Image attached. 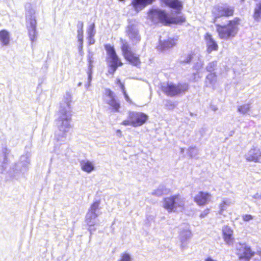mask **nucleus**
<instances>
[{
    "label": "nucleus",
    "instance_id": "obj_1",
    "mask_svg": "<svg viewBox=\"0 0 261 261\" xmlns=\"http://www.w3.org/2000/svg\"><path fill=\"white\" fill-rule=\"evenodd\" d=\"M241 19L238 17L229 20L226 24H216L218 38L223 40H228L235 37L239 31Z\"/></svg>",
    "mask_w": 261,
    "mask_h": 261
},
{
    "label": "nucleus",
    "instance_id": "obj_2",
    "mask_svg": "<svg viewBox=\"0 0 261 261\" xmlns=\"http://www.w3.org/2000/svg\"><path fill=\"white\" fill-rule=\"evenodd\" d=\"M163 207L169 213L180 211L185 209V201L179 194H175L165 197L163 200Z\"/></svg>",
    "mask_w": 261,
    "mask_h": 261
},
{
    "label": "nucleus",
    "instance_id": "obj_3",
    "mask_svg": "<svg viewBox=\"0 0 261 261\" xmlns=\"http://www.w3.org/2000/svg\"><path fill=\"white\" fill-rule=\"evenodd\" d=\"M120 42L122 54L125 60L133 66H140L141 63L140 56L133 51L128 41L121 38Z\"/></svg>",
    "mask_w": 261,
    "mask_h": 261
},
{
    "label": "nucleus",
    "instance_id": "obj_4",
    "mask_svg": "<svg viewBox=\"0 0 261 261\" xmlns=\"http://www.w3.org/2000/svg\"><path fill=\"white\" fill-rule=\"evenodd\" d=\"M160 22L165 25L170 24H182L186 21V18L183 15H176L170 16L168 13L164 10L156 9L153 12Z\"/></svg>",
    "mask_w": 261,
    "mask_h": 261
},
{
    "label": "nucleus",
    "instance_id": "obj_5",
    "mask_svg": "<svg viewBox=\"0 0 261 261\" xmlns=\"http://www.w3.org/2000/svg\"><path fill=\"white\" fill-rule=\"evenodd\" d=\"M189 89V85L187 83H178L174 84L167 83L161 86V91L168 97H175L182 94Z\"/></svg>",
    "mask_w": 261,
    "mask_h": 261
},
{
    "label": "nucleus",
    "instance_id": "obj_6",
    "mask_svg": "<svg viewBox=\"0 0 261 261\" xmlns=\"http://www.w3.org/2000/svg\"><path fill=\"white\" fill-rule=\"evenodd\" d=\"M104 47L108 55L107 61L109 68L111 70L110 72L114 74L118 67L123 65V63L117 55L113 46L110 44H106Z\"/></svg>",
    "mask_w": 261,
    "mask_h": 261
},
{
    "label": "nucleus",
    "instance_id": "obj_7",
    "mask_svg": "<svg viewBox=\"0 0 261 261\" xmlns=\"http://www.w3.org/2000/svg\"><path fill=\"white\" fill-rule=\"evenodd\" d=\"M147 119V115L143 113L131 112L129 113L127 118L124 120L121 124L124 126L131 125L136 127L143 125Z\"/></svg>",
    "mask_w": 261,
    "mask_h": 261
},
{
    "label": "nucleus",
    "instance_id": "obj_8",
    "mask_svg": "<svg viewBox=\"0 0 261 261\" xmlns=\"http://www.w3.org/2000/svg\"><path fill=\"white\" fill-rule=\"evenodd\" d=\"M212 13L214 16L213 22L215 23L220 18L232 17L234 14V8L226 4L222 6H215Z\"/></svg>",
    "mask_w": 261,
    "mask_h": 261
},
{
    "label": "nucleus",
    "instance_id": "obj_9",
    "mask_svg": "<svg viewBox=\"0 0 261 261\" xmlns=\"http://www.w3.org/2000/svg\"><path fill=\"white\" fill-rule=\"evenodd\" d=\"M235 253L239 261H250L255 252L245 243H239L236 247Z\"/></svg>",
    "mask_w": 261,
    "mask_h": 261
},
{
    "label": "nucleus",
    "instance_id": "obj_10",
    "mask_svg": "<svg viewBox=\"0 0 261 261\" xmlns=\"http://www.w3.org/2000/svg\"><path fill=\"white\" fill-rule=\"evenodd\" d=\"M60 117L58 121L60 122V130L65 133L68 131L71 127L70 121H71V111L69 106L68 105V109L62 108L59 111Z\"/></svg>",
    "mask_w": 261,
    "mask_h": 261
},
{
    "label": "nucleus",
    "instance_id": "obj_11",
    "mask_svg": "<svg viewBox=\"0 0 261 261\" xmlns=\"http://www.w3.org/2000/svg\"><path fill=\"white\" fill-rule=\"evenodd\" d=\"M103 97L105 99L109 98L107 100L106 103L109 105L111 109L115 112L119 111L120 104L113 91L109 88H106L105 90Z\"/></svg>",
    "mask_w": 261,
    "mask_h": 261
},
{
    "label": "nucleus",
    "instance_id": "obj_12",
    "mask_svg": "<svg viewBox=\"0 0 261 261\" xmlns=\"http://www.w3.org/2000/svg\"><path fill=\"white\" fill-rule=\"evenodd\" d=\"M204 39L206 42V51L207 53L210 54L212 51L218 50V44L211 34L208 33H205L204 36Z\"/></svg>",
    "mask_w": 261,
    "mask_h": 261
},
{
    "label": "nucleus",
    "instance_id": "obj_13",
    "mask_svg": "<svg viewBox=\"0 0 261 261\" xmlns=\"http://www.w3.org/2000/svg\"><path fill=\"white\" fill-rule=\"evenodd\" d=\"M211 195L208 192L199 191L194 197V201L198 205L203 206L210 201Z\"/></svg>",
    "mask_w": 261,
    "mask_h": 261
},
{
    "label": "nucleus",
    "instance_id": "obj_14",
    "mask_svg": "<svg viewBox=\"0 0 261 261\" xmlns=\"http://www.w3.org/2000/svg\"><path fill=\"white\" fill-rule=\"evenodd\" d=\"M233 230L228 226H224L222 229L223 238L228 245H232L234 242Z\"/></svg>",
    "mask_w": 261,
    "mask_h": 261
},
{
    "label": "nucleus",
    "instance_id": "obj_15",
    "mask_svg": "<svg viewBox=\"0 0 261 261\" xmlns=\"http://www.w3.org/2000/svg\"><path fill=\"white\" fill-rule=\"evenodd\" d=\"M248 161L254 162H261V151L259 149H252L246 155Z\"/></svg>",
    "mask_w": 261,
    "mask_h": 261
},
{
    "label": "nucleus",
    "instance_id": "obj_16",
    "mask_svg": "<svg viewBox=\"0 0 261 261\" xmlns=\"http://www.w3.org/2000/svg\"><path fill=\"white\" fill-rule=\"evenodd\" d=\"M152 3V0H132L130 5L138 12Z\"/></svg>",
    "mask_w": 261,
    "mask_h": 261
},
{
    "label": "nucleus",
    "instance_id": "obj_17",
    "mask_svg": "<svg viewBox=\"0 0 261 261\" xmlns=\"http://www.w3.org/2000/svg\"><path fill=\"white\" fill-rule=\"evenodd\" d=\"M164 3L168 7L176 10V13L181 12L182 9V3L179 0H163Z\"/></svg>",
    "mask_w": 261,
    "mask_h": 261
},
{
    "label": "nucleus",
    "instance_id": "obj_18",
    "mask_svg": "<svg viewBox=\"0 0 261 261\" xmlns=\"http://www.w3.org/2000/svg\"><path fill=\"white\" fill-rule=\"evenodd\" d=\"M176 44L175 39L173 38H169L166 40L160 41L158 47L160 50H165L174 46Z\"/></svg>",
    "mask_w": 261,
    "mask_h": 261
},
{
    "label": "nucleus",
    "instance_id": "obj_19",
    "mask_svg": "<svg viewBox=\"0 0 261 261\" xmlns=\"http://www.w3.org/2000/svg\"><path fill=\"white\" fill-rule=\"evenodd\" d=\"M37 21L34 13H30L26 17L27 29L36 28Z\"/></svg>",
    "mask_w": 261,
    "mask_h": 261
},
{
    "label": "nucleus",
    "instance_id": "obj_20",
    "mask_svg": "<svg viewBox=\"0 0 261 261\" xmlns=\"http://www.w3.org/2000/svg\"><path fill=\"white\" fill-rule=\"evenodd\" d=\"M0 41L4 46L9 45L10 43V35L9 33L7 31L5 30L0 31Z\"/></svg>",
    "mask_w": 261,
    "mask_h": 261
},
{
    "label": "nucleus",
    "instance_id": "obj_21",
    "mask_svg": "<svg viewBox=\"0 0 261 261\" xmlns=\"http://www.w3.org/2000/svg\"><path fill=\"white\" fill-rule=\"evenodd\" d=\"M80 164L82 169L86 172L89 173L94 169L93 164L89 161H82Z\"/></svg>",
    "mask_w": 261,
    "mask_h": 261
},
{
    "label": "nucleus",
    "instance_id": "obj_22",
    "mask_svg": "<svg viewBox=\"0 0 261 261\" xmlns=\"http://www.w3.org/2000/svg\"><path fill=\"white\" fill-rule=\"evenodd\" d=\"M127 34L128 36L132 39V37H134L136 38L138 41H140V38L139 36L138 35V32L134 31L133 28L132 26H130L128 27V29L127 31Z\"/></svg>",
    "mask_w": 261,
    "mask_h": 261
},
{
    "label": "nucleus",
    "instance_id": "obj_23",
    "mask_svg": "<svg viewBox=\"0 0 261 261\" xmlns=\"http://www.w3.org/2000/svg\"><path fill=\"white\" fill-rule=\"evenodd\" d=\"M253 17L255 20L257 21L261 18V2L258 4L257 8L254 9Z\"/></svg>",
    "mask_w": 261,
    "mask_h": 261
},
{
    "label": "nucleus",
    "instance_id": "obj_24",
    "mask_svg": "<svg viewBox=\"0 0 261 261\" xmlns=\"http://www.w3.org/2000/svg\"><path fill=\"white\" fill-rule=\"evenodd\" d=\"M100 204L99 201L94 202L90 206L89 212L94 215V217H97L96 211L99 208Z\"/></svg>",
    "mask_w": 261,
    "mask_h": 261
},
{
    "label": "nucleus",
    "instance_id": "obj_25",
    "mask_svg": "<svg viewBox=\"0 0 261 261\" xmlns=\"http://www.w3.org/2000/svg\"><path fill=\"white\" fill-rule=\"evenodd\" d=\"M28 31L29 36L32 41H34L36 40L37 33L36 28L27 29Z\"/></svg>",
    "mask_w": 261,
    "mask_h": 261
},
{
    "label": "nucleus",
    "instance_id": "obj_26",
    "mask_svg": "<svg viewBox=\"0 0 261 261\" xmlns=\"http://www.w3.org/2000/svg\"><path fill=\"white\" fill-rule=\"evenodd\" d=\"M84 24L83 22H79L77 24L78 30L77 38H84V31H83Z\"/></svg>",
    "mask_w": 261,
    "mask_h": 261
},
{
    "label": "nucleus",
    "instance_id": "obj_27",
    "mask_svg": "<svg viewBox=\"0 0 261 261\" xmlns=\"http://www.w3.org/2000/svg\"><path fill=\"white\" fill-rule=\"evenodd\" d=\"M250 110V106L248 104L243 105L239 106L238 110L242 114L247 113Z\"/></svg>",
    "mask_w": 261,
    "mask_h": 261
},
{
    "label": "nucleus",
    "instance_id": "obj_28",
    "mask_svg": "<svg viewBox=\"0 0 261 261\" xmlns=\"http://www.w3.org/2000/svg\"><path fill=\"white\" fill-rule=\"evenodd\" d=\"M180 234L184 238H189L192 236L191 231L189 229L184 230L181 231Z\"/></svg>",
    "mask_w": 261,
    "mask_h": 261
},
{
    "label": "nucleus",
    "instance_id": "obj_29",
    "mask_svg": "<svg viewBox=\"0 0 261 261\" xmlns=\"http://www.w3.org/2000/svg\"><path fill=\"white\" fill-rule=\"evenodd\" d=\"M118 261H131L130 255L127 253H123Z\"/></svg>",
    "mask_w": 261,
    "mask_h": 261
},
{
    "label": "nucleus",
    "instance_id": "obj_30",
    "mask_svg": "<svg viewBox=\"0 0 261 261\" xmlns=\"http://www.w3.org/2000/svg\"><path fill=\"white\" fill-rule=\"evenodd\" d=\"M94 24H92L88 29V33L89 37H94L95 34Z\"/></svg>",
    "mask_w": 261,
    "mask_h": 261
},
{
    "label": "nucleus",
    "instance_id": "obj_31",
    "mask_svg": "<svg viewBox=\"0 0 261 261\" xmlns=\"http://www.w3.org/2000/svg\"><path fill=\"white\" fill-rule=\"evenodd\" d=\"M229 205V202H227V201H223L221 204H220V211H225L226 210L227 207Z\"/></svg>",
    "mask_w": 261,
    "mask_h": 261
},
{
    "label": "nucleus",
    "instance_id": "obj_32",
    "mask_svg": "<svg viewBox=\"0 0 261 261\" xmlns=\"http://www.w3.org/2000/svg\"><path fill=\"white\" fill-rule=\"evenodd\" d=\"M253 216L250 214H246L242 216V219L244 221H249L253 219Z\"/></svg>",
    "mask_w": 261,
    "mask_h": 261
},
{
    "label": "nucleus",
    "instance_id": "obj_33",
    "mask_svg": "<svg viewBox=\"0 0 261 261\" xmlns=\"http://www.w3.org/2000/svg\"><path fill=\"white\" fill-rule=\"evenodd\" d=\"M115 83L120 87L121 91L125 89L124 84L121 82V80L119 79H117L116 80Z\"/></svg>",
    "mask_w": 261,
    "mask_h": 261
},
{
    "label": "nucleus",
    "instance_id": "obj_34",
    "mask_svg": "<svg viewBox=\"0 0 261 261\" xmlns=\"http://www.w3.org/2000/svg\"><path fill=\"white\" fill-rule=\"evenodd\" d=\"M210 213V209L206 208L199 215V217L201 218L205 217L208 213Z\"/></svg>",
    "mask_w": 261,
    "mask_h": 261
},
{
    "label": "nucleus",
    "instance_id": "obj_35",
    "mask_svg": "<svg viewBox=\"0 0 261 261\" xmlns=\"http://www.w3.org/2000/svg\"><path fill=\"white\" fill-rule=\"evenodd\" d=\"M165 106L168 109H173L175 107V105L171 101L168 100Z\"/></svg>",
    "mask_w": 261,
    "mask_h": 261
},
{
    "label": "nucleus",
    "instance_id": "obj_36",
    "mask_svg": "<svg viewBox=\"0 0 261 261\" xmlns=\"http://www.w3.org/2000/svg\"><path fill=\"white\" fill-rule=\"evenodd\" d=\"M94 37H88V43L89 45L93 44L95 42Z\"/></svg>",
    "mask_w": 261,
    "mask_h": 261
},
{
    "label": "nucleus",
    "instance_id": "obj_37",
    "mask_svg": "<svg viewBox=\"0 0 261 261\" xmlns=\"http://www.w3.org/2000/svg\"><path fill=\"white\" fill-rule=\"evenodd\" d=\"M122 92L124 95V96L125 98V99L127 100V101H129V96H128V95L126 93V90H125V89L122 90Z\"/></svg>",
    "mask_w": 261,
    "mask_h": 261
},
{
    "label": "nucleus",
    "instance_id": "obj_38",
    "mask_svg": "<svg viewBox=\"0 0 261 261\" xmlns=\"http://www.w3.org/2000/svg\"><path fill=\"white\" fill-rule=\"evenodd\" d=\"M192 58H193V57H192V55L190 54V55H188L186 60L185 61V62L186 63H190L192 60Z\"/></svg>",
    "mask_w": 261,
    "mask_h": 261
},
{
    "label": "nucleus",
    "instance_id": "obj_39",
    "mask_svg": "<svg viewBox=\"0 0 261 261\" xmlns=\"http://www.w3.org/2000/svg\"><path fill=\"white\" fill-rule=\"evenodd\" d=\"M78 41L80 42L81 44V49L83 48V38H77Z\"/></svg>",
    "mask_w": 261,
    "mask_h": 261
},
{
    "label": "nucleus",
    "instance_id": "obj_40",
    "mask_svg": "<svg viewBox=\"0 0 261 261\" xmlns=\"http://www.w3.org/2000/svg\"><path fill=\"white\" fill-rule=\"evenodd\" d=\"M205 261H216L215 260H214L211 257H207L205 259Z\"/></svg>",
    "mask_w": 261,
    "mask_h": 261
},
{
    "label": "nucleus",
    "instance_id": "obj_41",
    "mask_svg": "<svg viewBox=\"0 0 261 261\" xmlns=\"http://www.w3.org/2000/svg\"><path fill=\"white\" fill-rule=\"evenodd\" d=\"M88 61L89 62V66H91V64H92V60L90 58H89L88 59Z\"/></svg>",
    "mask_w": 261,
    "mask_h": 261
},
{
    "label": "nucleus",
    "instance_id": "obj_42",
    "mask_svg": "<svg viewBox=\"0 0 261 261\" xmlns=\"http://www.w3.org/2000/svg\"><path fill=\"white\" fill-rule=\"evenodd\" d=\"M116 132L118 134H121V131L120 129H117Z\"/></svg>",
    "mask_w": 261,
    "mask_h": 261
},
{
    "label": "nucleus",
    "instance_id": "obj_43",
    "mask_svg": "<svg viewBox=\"0 0 261 261\" xmlns=\"http://www.w3.org/2000/svg\"><path fill=\"white\" fill-rule=\"evenodd\" d=\"M79 50H80V51H82V50H83V48H82V49H81V45H80V46H79Z\"/></svg>",
    "mask_w": 261,
    "mask_h": 261
},
{
    "label": "nucleus",
    "instance_id": "obj_44",
    "mask_svg": "<svg viewBox=\"0 0 261 261\" xmlns=\"http://www.w3.org/2000/svg\"><path fill=\"white\" fill-rule=\"evenodd\" d=\"M212 64H213L214 66L215 65V63L214 62H212V63H211L210 64V65H212Z\"/></svg>",
    "mask_w": 261,
    "mask_h": 261
},
{
    "label": "nucleus",
    "instance_id": "obj_45",
    "mask_svg": "<svg viewBox=\"0 0 261 261\" xmlns=\"http://www.w3.org/2000/svg\"><path fill=\"white\" fill-rule=\"evenodd\" d=\"M119 1H121V2H123L124 1V0H119Z\"/></svg>",
    "mask_w": 261,
    "mask_h": 261
},
{
    "label": "nucleus",
    "instance_id": "obj_46",
    "mask_svg": "<svg viewBox=\"0 0 261 261\" xmlns=\"http://www.w3.org/2000/svg\"><path fill=\"white\" fill-rule=\"evenodd\" d=\"M155 0H152V3H153Z\"/></svg>",
    "mask_w": 261,
    "mask_h": 261
}]
</instances>
